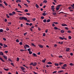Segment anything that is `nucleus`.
Wrapping results in <instances>:
<instances>
[{"instance_id":"a19ab883","label":"nucleus","mask_w":74,"mask_h":74,"mask_svg":"<svg viewBox=\"0 0 74 74\" xmlns=\"http://www.w3.org/2000/svg\"><path fill=\"white\" fill-rule=\"evenodd\" d=\"M28 51H29V52L30 51H31V49H30V48H29V49H27Z\"/></svg>"},{"instance_id":"f257e3e1","label":"nucleus","mask_w":74,"mask_h":74,"mask_svg":"<svg viewBox=\"0 0 74 74\" xmlns=\"http://www.w3.org/2000/svg\"><path fill=\"white\" fill-rule=\"evenodd\" d=\"M19 19L20 20H23V19L25 20V21L27 20V18L26 17H25L24 16L21 17H20Z\"/></svg>"},{"instance_id":"e433bc0d","label":"nucleus","mask_w":74,"mask_h":74,"mask_svg":"<svg viewBox=\"0 0 74 74\" xmlns=\"http://www.w3.org/2000/svg\"><path fill=\"white\" fill-rule=\"evenodd\" d=\"M53 23H55V24H56V25H57V24H58V23H58L57 22H53Z\"/></svg>"},{"instance_id":"f3484780","label":"nucleus","mask_w":74,"mask_h":74,"mask_svg":"<svg viewBox=\"0 0 74 74\" xmlns=\"http://www.w3.org/2000/svg\"><path fill=\"white\" fill-rule=\"evenodd\" d=\"M48 64H52V63L51 62H47Z\"/></svg>"},{"instance_id":"774afa93","label":"nucleus","mask_w":74,"mask_h":74,"mask_svg":"<svg viewBox=\"0 0 74 74\" xmlns=\"http://www.w3.org/2000/svg\"><path fill=\"white\" fill-rule=\"evenodd\" d=\"M19 44H20L21 45H22V42H20L19 43Z\"/></svg>"},{"instance_id":"b1692460","label":"nucleus","mask_w":74,"mask_h":74,"mask_svg":"<svg viewBox=\"0 0 74 74\" xmlns=\"http://www.w3.org/2000/svg\"><path fill=\"white\" fill-rule=\"evenodd\" d=\"M60 32L62 33H64V31L63 30H61L60 31Z\"/></svg>"},{"instance_id":"cd10ccee","label":"nucleus","mask_w":74,"mask_h":74,"mask_svg":"<svg viewBox=\"0 0 74 74\" xmlns=\"http://www.w3.org/2000/svg\"><path fill=\"white\" fill-rule=\"evenodd\" d=\"M63 67H66L67 66V64H64V65H63Z\"/></svg>"},{"instance_id":"9b49d317","label":"nucleus","mask_w":74,"mask_h":74,"mask_svg":"<svg viewBox=\"0 0 74 74\" xmlns=\"http://www.w3.org/2000/svg\"><path fill=\"white\" fill-rule=\"evenodd\" d=\"M60 8V7H59V6H57V7L56 8V10H57V11H58V10H59Z\"/></svg>"},{"instance_id":"2f4dec72","label":"nucleus","mask_w":74,"mask_h":74,"mask_svg":"<svg viewBox=\"0 0 74 74\" xmlns=\"http://www.w3.org/2000/svg\"><path fill=\"white\" fill-rule=\"evenodd\" d=\"M42 15H43V16H45L46 15V13H43Z\"/></svg>"},{"instance_id":"6e6d98bb","label":"nucleus","mask_w":74,"mask_h":74,"mask_svg":"<svg viewBox=\"0 0 74 74\" xmlns=\"http://www.w3.org/2000/svg\"><path fill=\"white\" fill-rule=\"evenodd\" d=\"M11 65L13 66H14V63H11Z\"/></svg>"},{"instance_id":"72a5a7b5","label":"nucleus","mask_w":74,"mask_h":74,"mask_svg":"<svg viewBox=\"0 0 74 74\" xmlns=\"http://www.w3.org/2000/svg\"><path fill=\"white\" fill-rule=\"evenodd\" d=\"M33 55L34 56L36 57L37 56V55L36 54V53H33Z\"/></svg>"},{"instance_id":"c756f323","label":"nucleus","mask_w":74,"mask_h":74,"mask_svg":"<svg viewBox=\"0 0 74 74\" xmlns=\"http://www.w3.org/2000/svg\"><path fill=\"white\" fill-rule=\"evenodd\" d=\"M46 21H47V20H46V19H44L43 20V22H44V23H45V22H46Z\"/></svg>"},{"instance_id":"69168bd1","label":"nucleus","mask_w":74,"mask_h":74,"mask_svg":"<svg viewBox=\"0 0 74 74\" xmlns=\"http://www.w3.org/2000/svg\"><path fill=\"white\" fill-rule=\"evenodd\" d=\"M8 24L9 25H11V22H9L8 23Z\"/></svg>"},{"instance_id":"dca6fc26","label":"nucleus","mask_w":74,"mask_h":74,"mask_svg":"<svg viewBox=\"0 0 74 74\" xmlns=\"http://www.w3.org/2000/svg\"><path fill=\"white\" fill-rule=\"evenodd\" d=\"M31 45H32V46H33V47H35L36 46V45H34V43H32L31 44Z\"/></svg>"},{"instance_id":"0e129e2a","label":"nucleus","mask_w":74,"mask_h":74,"mask_svg":"<svg viewBox=\"0 0 74 74\" xmlns=\"http://www.w3.org/2000/svg\"><path fill=\"white\" fill-rule=\"evenodd\" d=\"M27 3H30V1H29V0H27Z\"/></svg>"},{"instance_id":"4468645a","label":"nucleus","mask_w":74,"mask_h":74,"mask_svg":"<svg viewBox=\"0 0 74 74\" xmlns=\"http://www.w3.org/2000/svg\"><path fill=\"white\" fill-rule=\"evenodd\" d=\"M69 50H70V48H67L66 49V52H68V51H69Z\"/></svg>"},{"instance_id":"5701e85b","label":"nucleus","mask_w":74,"mask_h":74,"mask_svg":"<svg viewBox=\"0 0 74 74\" xmlns=\"http://www.w3.org/2000/svg\"><path fill=\"white\" fill-rule=\"evenodd\" d=\"M16 14V12H15L14 11L13 12H12V14H13V15H15V14Z\"/></svg>"},{"instance_id":"864d4df0","label":"nucleus","mask_w":74,"mask_h":74,"mask_svg":"<svg viewBox=\"0 0 74 74\" xmlns=\"http://www.w3.org/2000/svg\"><path fill=\"white\" fill-rule=\"evenodd\" d=\"M18 7H20V8H22V6H21V5H20V4H18Z\"/></svg>"},{"instance_id":"3c124183","label":"nucleus","mask_w":74,"mask_h":74,"mask_svg":"<svg viewBox=\"0 0 74 74\" xmlns=\"http://www.w3.org/2000/svg\"><path fill=\"white\" fill-rule=\"evenodd\" d=\"M32 65L33 66V62H32L30 64V66H31Z\"/></svg>"},{"instance_id":"680f3d73","label":"nucleus","mask_w":74,"mask_h":74,"mask_svg":"<svg viewBox=\"0 0 74 74\" xmlns=\"http://www.w3.org/2000/svg\"><path fill=\"white\" fill-rule=\"evenodd\" d=\"M61 68L62 69H65V68L64 66H62Z\"/></svg>"},{"instance_id":"603ef678","label":"nucleus","mask_w":74,"mask_h":74,"mask_svg":"<svg viewBox=\"0 0 74 74\" xmlns=\"http://www.w3.org/2000/svg\"><path fill=\"white\" fill-rule=\"evenodd\" d=\"M32 20L33 21H36V18H32Z\"/></svg>"},{"instance_id":"7ed1b4c3","label":"nucleus","mask_w":74,"mask_h":74,"mask_svg":"<svg viewBox=\"0 0 74 74\" xmlns=\"http://www.w3.org/2000/svg\"><path fill=\"white\" fill-rule=\"evenodd\" d=\"M38 45L39 47L41 48H42L43 47V46L41 45Z\"/></svg>"},{"instance_id":"473e14b6","label":"nucleus","mask_w":74,"mask_h":74,"mask_svg":"<svg viewBox=\"0 0 74 74\" xmlns=\"http://www.w3.org/2000/svg\"><path fill=\"white\" fill-rule=\"evenodd\" d=\"M58 44H63V42L62 41L61 42H58Z\"/></svg>"},{"instance_id":"e2e57ef3","label":"nucleus","mask_w":74,"mask_h":74,"mask_svg":"<svg viewBox=\"0 0 74 74\" xmlns=\"http://www.w3.org/2000/svg\"><path fill=\"white\" fill-rule=\"evenodd\" d=\"M46 67H49V65H47L46 66Z\"/></svg>"},{"instance_id":"2eb2a0df","label":"nucleus","mask_w":74,"mask_h":74,"mask_svg":"<svg viewBox=\"0 0 74 74\" xmlns=\"http://www.w3.org/2000/svg\"><path fill=\"white\" fill-rule=\"evenodd\" d=\"M0 60H1V61H2V62H4V60H3V58H1V57H0Z\"/></svg>"},{"instance_id":"4c0bfd02","label":"nucleus","mask_w":74,"mask_h":74,"mask_svg":"<svg viewBox=\"0 0 74 74\" xmlns=\"http://www.w3.org/2000/svg\"><path fill=\"white\" fill-rule=\"evenodd\" d=\"M29 55H31V54H32V52L31 51H29Z\"/></svg>"},{"instance_id":"ddd939ff","label":"nucleus","mask_w":74,"mask_h":74,"mask_svg":"<svg viewBox=\"0 0 74 74\" xmlns=\"http://www.w3.org/2000/svg\"><path fill=\"white\" fill-rule=\"evenodd\" d=\"M69 65L70 66H74V64H73L72 63H71L69 64Z\"/></svg>"},{"instance_id":"a878e982","label":"nucleus","mask_w":74,"mask_h":74,"mask_svg":"<svg viewBox=\"0 0 74 74\" xmlns=\"http://www.w3.org/2000/svg\"><path fill=\"white\" fill-rule=\"evenodd\" d=\"M54 64L55 66H59V64L58 63H55Z\"/></svg>"},{"instance_id":"423d86ee","label":"nucleus","mask_w":74,"mask_h":74,"mask_svg":"<svg viewBox=\"0 0 74 74\" xmlns=\"http://www.w3.org/2000/svg\"><path fill=\"white\" fill-rule=\"evenodd\" d=\"M62 26H67V25L65 24H62Z\"/></svg>"},{"instance_id":"f704fd0d","label":"nucleus","mask_w":74,"mask_h":74,"mask_svg":"<svg viewBox=\"0 0 74 74\" xmlns=\"http://www.w3.org/2000/svg\"><path fill=\"white\" fill-rule=\"evenodd\" d=\"M43 3H47V0H44V1H43Z\"/></svg>"},{"instance_id":"393cba45","label":"nucleus","mask_w":74,"mask_h":74,"mask_svg":"<svg viewBox=\"0 0 74 74\" xmlns=\"http://www.w3.org/2000/svg\"><path fill=\"white\" fill-rule=\"evenodd\" d=\"M25 47H28V48H30V47L29 46V45H25Z\"/></svg>"},{"instance_id":"aec40b11","label":"nucleus","mask_w":74,"mask_h":74,"mask_svg":"<svg viewBox=\"0 0 74 74\" xmlns=\"http://www.w3.org/2000/svg\"><path fill=\"white\" fill-rule=\"evenodd\" d=\"M3 69L4 70H5V71H8L9 70V69H5V68H3Z\"/></svg>"},{"instance_id":"09e8293b","label":"nucleus","mask_w":74,"mask_h":74,"mask_svg":"<svg viewBox=\"0 0 74 74\" xmlns=\"http://www.w3.org/2000/svg\"><path fill=\"white\" fill-rule=\"evenodd\" d=\"M42 62H43V63H45V60H42Z\"/></svg>"},{"instance_id":"8fccbe9b","label":"nucleus","mask_w":74,"mask_h":74,"mask_svg":"<svg viewBox=\"0 0 74 74\" xmlns=\"http://www.w3.org/2000/svg\"><path fill=\"white\" fill-rule=\"evenodd\" d=\"M41 18L42 19H44V16H41Z\"/></svg>"},{"instance_id":"de8ad7c7","label":"nucleus","mask_w":74,"mask_h":74,"mask_svg":"<svg viewBox=\"0 0 74 74\" xmlns=\"http://www.w3.org/2000/svg\"><path fill=\"white\" fill-rule=\"evenodd\" d=\"M23 66H24V67H26V68H27V69H28V68H29V67H27L26 66H25V65H23Z\"/></svg>"},{"instance_id":"5fc2aeb1","label":"nucleus","mask_w":74,"mask_h":74,"mask_svg":"<svg viewBox=\"0 0 74 74\" xmlns=\"http://www.w3.org/2000/svg\"><path fill=\"white\" fill-rule=\"evenodd\" d=\"M26 15H30V14L29 13H27L26 14Z\"/></svg>"},{"instance_id":"ea45409f","label":"nucleus","mask_w":74,"mask_h":74,"mask_svg":"<svg viewBox=\"0 0 74 74\" xmlns=\"http://www.w3.org/2000/svg\"><path fill=\"white\" fill-rule=\"evenodd\" d=\"M24 5H25V6H26V7H28V5H27V4L26 3H25L24 4Z\"/></svg>"},{"instance_id":"a211bd4d","label":"nucleus","mask_w":74,"mask_h":74,"mask_svg":"<svg viewBox=\"0 0 74 74\" xmlns=\"http://www.w3.org/2000/svg\"><path fill=\"white\" fill-rule=\"evenodd\" d=\"M64 71H60L58 72V73H62V72H63Z\"/></svg>"},{"instance_id":"6ab92c4d","label":"nucleus","mask_w":74,"mask_h":74,"mask_svg":"<svg viewBox=\"0 0 74 74\" xmlns=\"http://www.w3.org/2000/svg\"><path fill=\"white\" fill-rule=\"evenodd\" d=\"M36 7L37 8H39V6H38V5H37V4H36Z\"/></svg>"},{"instance_id":"338daca9","label":"nucleus","mask_w":74,"mask_h":74,"mask_svg":"<svg viewBox=\"0 0 74 74\" xmlns=\"http://www.w3.org/2000/svg\"><path fill=\"white\" fill-rule=\"evenodd\" d=\"M29 68L30 69H32V66H29Z\"/></svg>"},{"instance_id":"bb28decb","label":"nucleus","mask_w":74,"mask_h":74,"mask_svg":"<svg viewBox=\"0 0 74 74\" xmlns=\"http://www.w3.org/2000/svg\"><path fill=\"white\" fill-rule=\"evenodd\" d=\"M3 29H0V32H1V33H3Z\"/></svg>"},{"instance_id":"49530a36","label":"nucleus","mask_w":74,"mask_h":74,"mask_svg":"<svg viewBox=\"0 0 74 74\" xmlns=\"http://www.w3.org/2000/svg\"><path fill=\"white\" fill-rule=\"evenodd\" d=\"M16 42H19V40H18V39H16Z\"/></svg>"},{"instance_id":"37998d69","label":"nucleus","mask_w":74,"mask_h":74,"mask_svg":"<svg viewBox=\"0 0 74 74\" xmlns=\"http://www.w3.org/2000/svg\"><path fill=\"white\" fill-rule=\"evenodd\" d=\"M60 39L61 40H63V38L62 37H60Z\"/></svg>"},{"instance_id":"58836bf2","label":"nucleus","mask_w":74,"mask_h":74,"mask_svg":"<svg viewBox=\"0 0 74 74\" xmlns=\"http://www.w3.org/2000/svg\"><path fill=\"white\" fill-rule=\"evenodd\" d=\"M6 16L8 18H10V16H8V14H6Z\"/></svg>"},{"instance_id":"a18cd8bd","label":"nucleus","mask_w":74,"mask_h":74,"mask_svg":"<svg viewBox=\"0 0 74 74\" xmlns=\"http://www.w3.org/2000/svg\"><path fill=\"white\" fill-rule=\"evenodd\" d=\"M17 12H20V13H23L22 12L20 11H17Z\"/></svg>"},{"instance_id":"c03bdc74","label":"nucleus","mask_w":74,"mask_h":74,"mask_svg":"<svg viewBox=\"0 0 74 74\" xmlns=\"http://www.w3.org/2000/svg\"><path fill=\"white\" fill-rule=\"evenodd\" d=\"M69 39L71 40V37L70 36H69Z\"/></svg>"},{"instance_id":"052dcab7","label":"nucleus","mask_w":74,"mask_h":74,"mask_svg":"<svg viewBox=\"0 0 74 74\" xmlns=\"http://www.w3.org/2000/svg\"><path fill=\"white\" fill-rule=\"evenodd\" d=\"M27 22H30V21L29 20H27Z\"/></svg>"},{"instance_id":"4d7b16f0","label":"nucleus","mask_w":74,"mask_h":74,"mask_svg":"<svg viewBox=\"0 0 74 74\" xmlns=\"http://www.w3.org/2000/svg\"><path fill=\"white\" fill-rule=\"evenodd\" d=\"M57 72V71H54V72H53V74H55V73H56Z\"/></svg>"},{"instance_id":"f8f14e48","label":"nucleus","mask_w":74,"mask_h":74,"mask_svg":"<svg viewBox=\"0 0 74 74\" xmlns=\"http://www.w3.org/2000/svg\"><path fill=\"white\" fill-rule=\"evenodd\" d=\"M3 45L4 46H3V48H5V47H8L7 45L5 44H3Z\"/></svg>"},{"instance_id":"4be33fe9","label":"nucleus","mask_w":74,"mask_h":74,"mask_svg":"<svg viewBox=\"0 0 74 74\" xmlns=\"http://www.w3.org/2000/svg\"><path fill=\"white\" fill-rule=\"evenodd\" d=\"M50 21H51V20H50V19H49L47 20V22L48 23V22H49Z\"/></svg>"},{"instance_id":"bf43d9fd","label":"nucleus","mask_w":74,"mask_h":74,"mask_svg":"<svg viewBox=\"0 0 74 74\" xmlns=\"http://www.w3.org/2000/svg\"><path fill=\"white\" fill-rule=\"evenodd\" d=\"M0 45H1V46H3V44L0 43Z\"/></svg>"},{"instance_id":"c85d7f7f","label":"nucleus","mask_w":74,"mask_h":74,"mask_svg":"<svg viewBox=\"0 0 74 74\" xmlns=\"http://www.w3.org/2000/svg\"><path fill=\"white\" fill-rule=\"evenodd\" d=\"M19 58H18V57H17V58L16 61L17 62H19Z\"/></svg>"},{"instance_id":"412c9836","label":"nucleus","mask_w":74,"mask_h":74,"mask_svg":"<svg viewBox=\"0 0 74 74\" xmlns=\"http://www.w3.org/2000/svg\"><path fill=\"white\" fill-rule=\"evenodd\" d=\"M9 16H13V14L12 13H9Z\"/></svg>"},{"instance_id":"13d9d810","label":"nucleus","mask_w":74,"mask_h":74,"mask_svg":"<svg viewBox=\"0 0 74 74\" xmlns=\"http://www.w3.org/2000/svg\"><path fill=\"white\" fill-rule=\"evenodd\" d=\"M52 25L53 27H55V24H54V23H52Z\"/></svg>"},{"instance_id":"79ce46f5","label":"nucleus","mask_w":74,"mask_h":74,"mask_svg":"<svg viewBox=\"0 0 74 74\" xmlns=\"http://www.w3.org/2000/svg\"><path fill=\"white\" fill-rule=\"evenodd\" d=\"M24 11L25 12H28V10H27V9H25V10Z\"/></svg>"},{"instance_id":"20e7f679","label":"nucleus","mask_w":74,"mask_h":74,"mask_svg":"<svg viewBox=\"0 0 74 74\" xmlns=\"http://www.w3.org/2000/svg\"><path fill=\"white\" fill-rule=\"evenodd\" d=\"M20 68H21L22 70H25V68L23 66H21Z\"/></svg>"},{"instance_id":"1a4fd4ad","label":"nucleus","mask_w":74,"mask_h":74,"mask_svg":"<svg viewBox=\"0 0 74 74\" xmlns=\"http://www.w3.org/2000/svg\"><path fill=\"white\" fill-rule=\"evenodd\" d=\"M16 3H18L19 2V3H21V0H17L16 1Z\"/></svg>"},{"instance_id":"0eeeda50","label":"nucleus","mask_w":74,"mask_h":74,"mask_svg":"<svg viewBox=\"0 0 74 74\" xmlns=\"http://www.w3.org/2000/svg\"><path fill=\"white\" fill-rule=\"evenodd\" d=\"M0 56H3L4 55V53L2 52H0Z\"/></svg>"},{"instance_id":"f03ea898","label":"nucleus","mask_w":74,"mask_h":74,"mask_svg":"<svg viewBox=\"0 0 74 74\" xmlns=\"http://www.w3.org/2000/svg\"><path fill=\"white\" fill-rule=\"evenodd\" d=\"M51 10H52L53 11H54V10H55V8H54V6H51Z\"/></svg>"},{"instance_id":"9d476101","label":"nucleus","mask_w":74,"mask_h":74,"mask_svg":"<svg viewBox=\"0 0 74 74\" xmlns=\"http://www.w3.org/2000/svg\"><path fill=\"white\" fill-rule=\"evenodd\" d=\"M3 3L5 4V5H6V6H7V5H8V4L7 3H6V2H5V1L3 2Z\"/></svg>"},{"instance_id":"7c9ffc66","label":"nucleus","mask_w":74,"mask_h":74,"mask_svg":"<svg viewBox=\"0 0 74 74\" xmlns=\"http://www.w3.org/2000/svg\"><path fill=\"white\" fill-rule=\"evenodd\" d=\"M54 29L55 30H58V28H57V27H54Z\"/></svg>"},{"instance_id":"c9c22d12","label":"nucleus","mask_w":74,"mask_h":74,"mask_svg":"<svg viewBox=\"0 0 74 74\" xmlns=\"http://www.w3.org/2000/svg\"><path fill=\"white\" fill-rule=\"evenodd\" d=\"M63 64V63L60 62L59 63V65L60 66V65H62V64Z\"/></svg>"},{"instance_id":"39448f33","label":"nucleus","mask_w":74,"mask_h":74,"mask_svg":"<svg viewBox=\"0 0 74 74\" xmlns=\"http://www.w3.org/2000/svg\"><path fill=\"white\" fill-rule=\"evenodd\" d=\"M37 62H35L33 63V66H36L37 65Z\"/></svg>"},{"instance_id":"6e6552de","label":"nucleus","mask_w":74,"mask_h":74,"mask_svg":"<svg viewBox=\"0 0 74 74\" xmlns=\"http://www.w3.org/2000/svg\"><path fill=\"white\" fill-rule=\"evenodd\" d=\"M3 57H4V59H6V60H7V57L6 56H3Z\"/></svg>"}]
</instances>
